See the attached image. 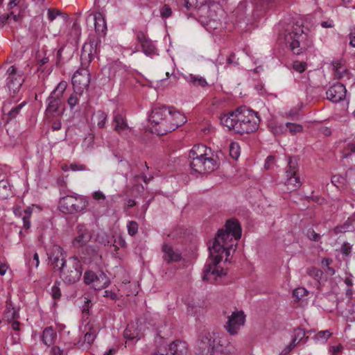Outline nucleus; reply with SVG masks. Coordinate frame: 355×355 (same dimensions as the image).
Masks as SVG:
<instances>
[{
	"mask_svg": "<svg viewBox=\"0 0 355 355\" xmlns=\"http://www.w3.org/2000/svg\"><path fill=\"white\" fill-rule=\"evenodd\" d=\"M241 237V227L239 223L234 220H228L225 229L218 231L212 245L209 246V260L205 266L202 279L208 281L209 275L221 277L225 275L223 268L219 270L217 265L222 260V254L225 252L227 258L230 256V250L233 248L234 240L237 241Z\"/></svg>",
	"mask_w": 355,
	"mask_h": 355,
	"instance_id": "obj_1",
	"label": "nucleus"
},
{
	"mask_svg": "<svg viewBox=\"0 0 355 355\" xmlns=\"http://www.w3.org/2000/svg\"><path fill=\"white\" fill-rule=\"evenodd\" d=\"M259 122L258 112L245 106L240 107L220 117L222 125L240 135L254 132L258 129Z\"/></svg>",
	"mask_w": 355,
	"mask_h": 355,
	"instance_id": "obj_2",
	"label": "nucleus"
},
{
	"mask_svg": "<svg viewBox=\"0 0 355 355\" xmlns=\"http://www.w3.org/2000/svg\"><path fill=\"white\" fill-rule=\"evenodd\" d=\"M236 350L234 345L214 332L203 331L196 341L198 355H227L235 353Z\"/></svg>",
	"mask_w": 355,
	"mask_h": 355,
	"instance_id": "obj_3",
	"label": "nucleus"
},
{
	"mask_svg": "<svg viewBox=\"0 0 355 355\" xmlns=\"http://www.w3.org/2000/svg\"><path fill=\"white\" fill-rule=\"evenodd\" d=\"M286 32L285 42L293 53L300 55L313 46L312 38L304 32L300 24H295Z\"/></svg>",
	"mask_w": 355,
	"mask_h": 355,
	"instance_id": "obj_4",
	"label": "nucleus"
},
{
	"mask_svg": "<svg viewBox=\"0 0 355 355\" xmlns=\"http://www.w3.org/2000/svg\"><path fill=\"white\" fill-rule=\"evenodd\" d=\"M59 272L60 277L65 284H74L80 280L83 274L81 261L76 256L71 257L62 263Z\"/></svg>",
	"mask_w": 355,
	"mask_h": 355,
	"instance_id": "obj_5",
	"label": "nucleus"
},
{
	"mask_svg": "<svg viewBox=\"0 0 355 355\" xmlns=\"http://www.w3.org/2000/svg\"><path fill=\"white\" fill-rule=\"evenodd\" d=\"M88 204L87 198L83 196L67 195L60 198L59 208L64 214H73L85 210Z\"/></svg>",
	"mask_w": 355,
	"mask_h": 355,
	"instance_id": "obj_6",
	"label": "nucleus"
},
{
	"mask_svg": "<svg viewBox=\"0 0 355 355\" xmlns=\"http://www.w3.org/2000/svg\"><path fill=\"white\" fill-rule=\"evenodd\" d=\"M170 111L165 106L155 107L152 110L149 116V121L151 124V131L158 135H164L168 133L165 125H168V118L170 117Z\"/></svg>",
	"mask_w": 355,
	"mask_h": 355,
	"instance_id": "obj_7",
	"label": "nucleus"
},
{
	"mask_svg": "<svg viewBox=\"0 0 355 355\" xmlns=\"http://www.w3.org/2000/svg\"><path fill=\"white\" fill-rule=\"evenodd\" d=\"M184 6L187 10H198L199 16L208 19L209 21L215 22L219 20L216 10H220L219 6L215 4L209 6L207 0H184Z\"/></svg>",
	"mask_w": 355,
	"mask_h": 355,
	"instance_id": "obj_8",
	"label": "nucleus"
},
{
	"mask_svg": "<svg viewBox=\"0 0 355 355\" xmlns=\"http://www.w3.org/2000/svg\"><path fill=\"white\" fill-rule=\"evenodd\" d=\"M67 87L65 81H61L51 93L46 101L48 103L46 113L48 115H60L62 114V98Z\"/></svg>",
	"mask_w": 355,
	"mask_h": 355,
	"instance_id": "obj_9",
	"label": "nucleus"
},
{
	"mask_svg": "<svg viewBox=\"0 0 355 355\" xmlns=\"http://www.w3.org/2000/svg\"><path fill=\"white\" fill-rule=\"evenodd\" d=\"M298 171V159L296 157H289L286 169V180L285 185L287 189L294 191L300 187L302 183L300 177L297 175Z\"/></svg>",
	"mask_w": 355,
	"mask_h": 355,
	"instance_id": "obj_10",
	"label": "nucleus"
},
{
	"mask_svg": "<svg viewBox=\"0 0 355 355\" xmlns=\"http://www.w3.org/2000/svg\"><path fill=\"white\" fill-rule=\"evenodd\" d=\"M200 157H196L191 161L190 166L191 170L199 174L211 173L217 168V163L212 157H207V153H200Z\"/></svg>",
	"mask_w": 355,
	"mask_h": 355,
	"instance_id": "obj_11",
	"label": "nucleus"
},
{
	"mask_svg": "<svg viewBox=\"0 0 355 355\" xmlns=\"http://www.w3.org/2000/svg\"><path fill=\"white\" fill-rule=\"evenodd\" d=\"M90 73L87 69L77 70L72 77V85L74 90L81 95L85 89H87L90 83Z\"/></svg>",
	"mask_w": 355,
	"mask_h": 355,
	"instance_id": "obj_12",
	"label": "nucleus"
},
{
	"mask_svg": "<svg viewBox=\"0 0 355 355\" xmlns=\"http://www.w3.org/2000/svg\"><path fill=\"white\" fill-rule=\"evenodd\" d=\"M7 73L8 74L7 86L10 91H12L15 94L19 90L24 83L22 72L18 71L15 66H11L8 68Z\"/></svg>",
	"mask_w": 355,
	"mask_h": 355,
	"instance_id": "obj_13",
	"label": "nucleus"
},
{
	"mask_svg": "<svg viewBox=\"0 0 355 355\" xmlns=\"http://www.w3.org/2000/svg\"><path fill=\"white\" fill-rule=\"evenodd\" d=\"M98 43L100 41L93 40L83 45L80 55L83 65L88 64L94 59L98 52Z\"/></svg>",
	"mask_w": 355,
	"mask_h": 355,
	"instance_id": "obj_14",
	"label": "nucleus"
},
{
	"mask_svg": "<svg viewBox=\"0 0 355 355\" xmlns=\"http://www.w3.org/2000/svg\"><path fill=\"white\" fill-rule=\"evenodd\" d=\"M170 111V117L168 118V125L165 128L168 132L176 130L178 127L184 124L187 121L186 116L179 111L175 110L173 107H168Z\"/></svg>",
	"mask_w": 355,
	"mask_h": 355,
	"instance_id": "obj_15",
	"label": "nucleus"
},
{
	"mask_svg": "<svg viewBox=\"0 0 355 355\" xmlns=\"http://www.w3.org/2000/svg\"><path fill=\"white\" fill-rule=\"evenodd\" d=\"M244 322L245 315L243 312H233L232 315L228 317V320L225 327L231 335H234L237 334L240 327L243 325Z\"/></svg>",
	"mask_w": 355,
	"mask_h": 355,
	"instance_id": "obj_16",
	"label": "nucleus"
},
{
	"mask_svg": "<svg viewBox=\"0 0 355 355\" xmlns=\"http://www.w3.org/2000/svg\"><path fill=\"white\" fill-rule=\"evenodd\" d=\"M347 89L345 86L340 83L333 85L327 91V98L333 103H338L346 96Z\"/></svg>",
	"mask_w": 355,
	"mask_h": 355,
	"instance_id": "obj_17",
	"label": "nucleus"
},
{
	"mask_svg": "<svg viewBox=\"0 0 355 355\" xmlns=\"http://www.w3.org/2000/svg\"><path fill=\"white\" fill-rule=\"evenodd\" d=\"M137 40L141 44L142 51L146 55H150L155 53V46L153 44L152 41L146 36L144 32H137Z\"/></svg>",
	"mask_w": 355,
	"mask_h": 355,
	"instance_id": "obj_18",
	"label": "nucleus"
},
{
	"mask_svg": "<svg viewBox=\"0 0 355 355\" xmlns=\"http://www.w3.org/2000/svg\"><path fill=\"white\" fill-rule=\"evenodd\" d=\"M78 236L73 241V245L75 248H80L85 245L91 239L92 236L84 225H79L77 227Z\"/></svg>",
	"mask_w": 355,
	"mask_h": 355,
	"instance_id": "obj_19",
	"label": "nucleus"
},
{
	"mask_svg": "<svg viewBox=\"0 0 355 355\" xmlns=\"http://www.w3.org/2000/svg\"><path fill=\"white\" fill-rule=\"evenodd\" d=\"M162 252L164 253L163 259L167 263L178 262L181 260V254L167 244H164L162 246Z\"/></svg>",
	"mask_w": 355,
	"mask_h": 355,
	"instance_id": "obj_20",
	"label": "nucleus"
},
{
	"mask_svg": "<svg viewBox=\"0 0 355 355\" xmlns=\"http://www.w3.org/2000/svg\"><path fill=\"white\" fill-rule=\"evenodd\" d=\"M62 250L61 248L56 246L55 248L54 252L49 257L51 265L53 268H56L58 271H60L62 263L67 261V259L60 257L59 254L62 255Z\"/></svg>",
	"mask_w": 355,
	"mask_h": 355,
	"instance_id": "obj_21",
	"label": "nucleus"
},
{
	"mask_svg": "<svg viewBox=\"0 0 355 355\" xmlns=\"http://www.w3.org/2000/svg\"><path fill=\"white\" fill-rule=\"evenodd\" d=\"M355 230V215L348 218V219L342 225H338L334 228L335 234L352 232Z\"/></svg>",
	"mask_w": 355,
	"mask_h": 355,
	"instance_id": "obj_22",
	"label": "nucleus"
},
{
	"mask_svg": "<svg viewBox=\"0 0 355 355\" xmlns=\"http://www.w3.org/2000/svg\"><path fill=\"white\" fill-rule=\"evenodd\" d=\"M114 122L115 123L114 130L119 134H121L123 131L130 130L125 118L119 113H114Z\"/></svg>",
	"mask_w": 355,
	"mask_h": 355,
	"instance_id": "obj_23",
	"label": "nucleus"
},
{
	"mask_svg": "<svg viewBox=\"0 0 355 355\" xmlns=\"http://www.w3.org/2000/svg\"><path fill=\"white\" fill-rule=\"evenodd\" d=\"M95 31L98 34L104 33L107 29L105 19L100 12L96 13L94 17Z\"/></svg>",
	"mask_w": 355,
	"mask_h": 355,
	"instance_id": "obj_24",
	"label": "nucleus"
},
{
	"mask_svg": "<svg viewBox=\"0 0 355 355\" xmlns=\"http://www.w3.org/2000/svg\"><path fill=\"white\" fill-rule=\"evenodd\" d=\"M56 336V332L51 327H46L43 331L42 340L45 345L49 346L53 343Z\"/></svg>",
	"mask_w": 355,
	"mask_h": 355,
	"instance_id": "obj_25",
	"label": "nucleus"
},
{
	"mask_svg": "<svg viewBox=\"0 0 355 355\" xmlns=\"http://www.w3.org/2000/svg\"><path fill=\"white\" fill-rule=\"evenodd\" d=\"M186 80L194 87H205L208 83L205 78L199 76L189 74L185 77Z\"/></svg>",
	"mask_w": 355,
	"mask_h": 355,
	"instance_id": "obj_26",
	"label": "nucleus"
},
{
	"mask_svg": "<svg viewBox=\"0 0 355 355\" xmlns=\"http://www.w3.org/2000/svg\"><path fill=\"white\" fill-rule=\"evenodd\" d=\"M18 318L19 313L15 309L10 303H8L6 305V311L3 313V318L6 320L9 323L17 319Z\"/></svg>",
	"mask_w": 355,
	"mask_h": 355,
	"instance_id": "obj_27",
	"label": "nucleus"
},
{
	"mask_svg": "<svg viewBox=\"0 0 355 355\" xmlns=\"http://www.w3.org/2000/svg\"><path fill=\"white\" fill-rule=\"evenodd\" d=\"M110 284V281L105 274L103 272H100L98 278L93 283V286L95 289H102L106 288Z\"/></svg>",
	"mask_w": 355,
	"mask_h": 355,
	"instance_id": "obj_28",
	"label": "nucleus"
},
{
	"mask_svg": "<svg viewBox=\"0 0 355 355\" xmlns=\"http://www.w3.org/2000/svg\"><path fill=\"white\" fill-rule=\"evenodd\" d=\"M10 195V185L7 180H0V198L6 199Z\"/></svg>",
	"mask_w": 355,
	"mask_h": 355,
	"instance_id": "obj_29",
	"label": "nucleus"
},
{
	"mask_svg": "<svg viewBox=\"0 0 355 355\" xmlns=\"http://www.w3.org/2000/svg\"><path fill=\"white\" fill-rule=\"evenodd\" d=\"M206 153V147L203 145L194 146L193 148L189 151V157L193 161L196 157H200V153Z\"/></svg>",
	"mask_w": 355,
	"mask_h": 355,
	"instance_id": "obj_30",
	"label": "nucleus"
},
{
	"mask_svg": "<svg viewBox=\"0 0 355 355\" xmlns=\"http://www.w3.org/2000/svg\"><path fill=\"white\" fill-rule=\"evenodd\" d=\"M95 117L97 120V125L99 128L105 127L107 115L102 110H98L95 114Z\"/></svg>",
	"mask_w": 355,
	"mask_h": 355,
	"instance_id": "obj_31",
	"label": "nucleus"
},
{
	"mask_svg": "<svg viewBox=\"0 0 355 355\" xmlns=\"http://www.w3.org/2000/svg\"><path fill=\"white\" fill-rule=\"evenodd\" d=\"M306 273L313 277L318 282H320L323 275L322 270L313 267L308 268Z\"/></svg>",
	"mask_w": 355,
	"mask_h": 355,
	"instance_id": "obj_32",
	"label": "nucleus"
},
{
	"mask_svg": "<svg viewBox=\"0 0 355 355\" xmlns=\"http://www.w3.org/2000/svg\"><path fill=\"white\" fill-rule=\"evenodd\" d=\"M230 155L234 159H237L240 155V146L236 142L230 144Z\"/></svg>",
	"mask_w": 355,
	"mask_h": 355,
	"instance_id": "obj_33",
	"label": "nucleus"
},
{
	"mask_svg": "<svg viewBox=\"0 0 355 355\" xmlns=\"http://www.w3.org/2000/svg\"><path fill=\"white\" fill-rule=\"evenodd\" d=\"M98 275H96L92 270L85 271L83 278L86 284H93L95 280L98 278Z\"/></svg>",
	"mask_w": 355,
	"mask_h": 355,
	"instance_id": "obj_34",
	"label": "nucleus"
},
{
	"mask_svg": "<svg viewBox=\"0 0 355 355\" xmlns=\"http://www.w3.org/2000/svg\"><path fill=\"white\" fill-rule=\"evenodd\" d=\"M60 282L55 281L51 288V296L54 300H59L61 297V291L59 287Z\"/></svg>",
	"mask_w": 355,
	"mask_h": 355,
	"instance_id": "obj_35",
	"label": "nucleus"
},
{
	"mask_svg": "<svg viewBox=\"0 0 355 355\" xmlns=\"http://www.w3.org/2000/svg\"><path fill=\"white\" fill-rule=\"evenodd\" d=\"M345 284L348 286L347 289L346 290V295L349 298H352V288L353 286V281H352V275H349V276L346 277L344 280Z\"/></svg>",
	"mask_w": 355,
	"mask_h": 355,
	"instance_id": "obj_36",
	"label": "nucleus"
},
{
	"mask_svg": "<svg viewBox=\"0 0 355 355\" xmlns=\"http://www.w3.org/2000/svg\"><path fill=\"white\" fill-rule=\"evenodd\" d=\"M307 294V291L303 287H299L293 290V297L300 300Z\"/></svg>",
	"mask_w": 355,
	"mask_h": 355,
	"instance_id": "obj_37",
	"label": "nucleus"
},
{
	"mask_svg": "<svg viewBox=\"0 0 355 355\" xmlns=\"http://www.w3.org/2000/svg\"><path fill=\"white\" fill-rule=\"evenodd\" d=\"M286 126L289 129V131L292 135L300 132L303 129L301 125L293 123H286Z\"/></svg>",
	"mask_w": 355,
	"mask_h": 355,
	"instance_id": "obj_38",
	"label": "nucleus"
},
{
	"mask_svg": "<svg viewBox=\"0 0 355 355\" xmlns=\"http://www.w3.org/2000/svg\"><path fill=\"white\" fill-rule=\"evenodd\" d=\"M26 104L25 102H23L20 103L19 105L12 107L8 112V118L9 119H12L16 117V116L19 114L21 109Z\"/></svg>",
	"mask_w": 355,
	"mask_h": 355,
	"instance_id": "obj_39",
	"label": "nucleus"
},
{
	"mask_svg": "<svg viewBox=\"0 0 355 355\" xmlns=\"http://www.w3.org/2000/svg\"><path fill=\"white\" fill-rule=\"evenodd\" d=\"M331 334L328 330L320 331L315 334V338L318 340H322L325 342L331 336Z\"/></svg>",
	"mask_w": 355,
	"mask_h": 355,
	"instance_id": "obj_40",
	"label": "nucleus"
},
{
	"mask_svg": "<svg viewBox=\"0 0 355 355\" xmlns=\"http://www.w3.org/2000/svg\"><path fill=\"white\" fill-rule=\"evenodd\" d=\"M128 232L130 236H134L138 231V223L136 221H130L127 225Z\"/></svg>",
	"mask_w": 355,
	"mask_h": 355,
	"instance_id": "obj_41",
	"label": "nucleus"
},
{
	"mask_svg": "<svg viewBox=\"0 0 355 355\" xmlns=\"http://www.w3.org/2000/svg\"><path fill=\"white\" fill-rule=\"evenodd\" d=\"M133 325H128L127 328L124 331V337L129 340H133L137 337V332H132V329H133Z\"/></svg>",
	"mask_w": 355,
	"mask_h": 355,
	"instance_id": "obj_42",
	"label": "nucleus"
},
{
	"mask_svg": "<svg viewBox=\"0 0 355 355\" xmlns=\"http://www.w3.org/2000/svg\"><path fill=\"white\" fill-rule=\"evenodd\" d=\"M294 334H295L294 337L297 338V343H300L304 339H306V340L308 339V337L305 336L306 334H305L304 330L302 329H300V328L295 329L294 331Z\"/></svg>",
	"mask_w": 355,
	"mask_h": 355,
	"instance_id": "obj_43",
	"label": "nucleus"
},
{
	"mask_svg": "<svg viewBox=\"0 0 355 355\" xmlns=\"http://www.w3.org/2000/svg\"><path fill=\"white\" fill-rule=\"evenodd\" d=\"M293 68L295 71H296L299 73H302L306 69V63L299 62V61H295L293 64Z\"/></svg>",
	"mask_w": 355,
	"mask_h": 355,
	"instance_id": "obj_44",
	"label": "nucleus"
},
{
	"mask_svg": "<svg viewBox=\"0 0 355 355\" xmlns=\"http://www.w3.org/2000/svg\"><path fill=\"white\" fill-rule=\"evenodd\" d=\"M352 153H355V144L349 143L346 145V146L345 147V148L343 150V153H344L343 157H347L349 155H351V154Z\"/></svg>",
	"mask_w": 355,
	"mask_h": 355,
	"instance_id": "obj_45",
	"label": "nucleus"
},
{
	"mask_svg": "<svg viewBox=\"0 0 355 355\" xmlns=\"http://www.w3.org/2000/svg\"><path fill=\"white\" fill-rule=\"evenodd\" d=\"M160 15L162 18H168L171 16L172 10L168 5L164 4L160 8Z\"/></svg>",
	"mask_w": 355,
	"mask_h": 355,
	"instance_id": "obj_46",
	"label": "nucleus"
},
{
	"mask_svg": "<svg viewBox=\"0 0 355 355\" xmlns=\"http://www.w3.org/2000/svg\"><path fill=\"white\" fill-rule=\"evenodd\" d=\"M77 94L78 93L75 92V94H72L67 100V103L71 109H73L78 104V98L77 97Z\"/></svg>",
	"mask_w": 355,
	"mask_h": 355,
	"instance_id": "obj_47",
	"label": "nucleus"
},
{
	"mask_svg": "<svg viewBox=\"0 0 355 355\" xmlns=\"http://www.w3.org/2000/svg\"><path fill=\"white\" fill-rule=\"evenodd\" d=\"M307 237L311 241H318L320 239L321 236L316 233L313 230H309L307 232Z\"/></svg>",
	"mask_w": 355,
	"mask_h": 355,
	"instance_id": "obj_48",
	"label": "nucleus"
},
{
	"mask_svg": "<svg viewBox=\"0 0 355 355\" xmlns=\"http://www.w3.org/2000/svg\"><path fill=\"white\" fill-rule=\"evenodd\" d=\"M61 14V12L59 10H56L53 8H49L48 10V19L50 21H52L58 15H60Z\"/></svg>",
	"mask_w": 355,
	"mask_h": 355,
	"instance_id": "obj_49",
	"label": "nucleus"
},
{
	"mask_svg": "<svg viewBox=\"0 0 355 355\" xmlns=\"http://www.w3.org/2000/svg\"><path fill=\"white\" fill-rule=\"evenodd\" d=\"M95 338H96V334H95L94 331V332H91V331L87 332L84 336V342H86L88 344H91L92 343H93Z\"/></svg>",
	"mask_w": 355,
	"mask_h": 355,
	"instance_id": "obj_50",
	"label": "nucleus"
},
{
	"mask_svg": "<svg viewBox=\"0 0 355 355\" xmlns=\"http://www.w3.org/2000/svg\"><path fill=\"white\" fill-rule=\"evenodd\" d=\"M92 197L96 201L105 200L106 198L105 196L101 191L94 192Z\"/></svg>",
	"mask_w": 355,
	"mask_h": 355,
	"instance_id": "obj_51",
	"label": "nucleus"
},
{
	"mask_svg": "<svg viewBox=\"0 0 355 355\" xmlns=\"http://www.w3.org/2000/svg\"><path fill=\"white\" fill-rule=\"evenodd\" d=\"M51 355H67L58 346H53L51 350Z\"/></svg>",
	"mask_w": 355,
	"mask_h": 355,
	"instance_id": "obj_52",
	"label": "nucleus"
},
{
	"mask_svg": "<svg viewBox=\"0 0 355 355\" xmlns=\"http://www.w3.org/2000/svg\"><path fill=\"white\" fill-rule=\"evenodd\" d=\"M341 252L345 254V256H348L351 252V246L349 243H343V245L341 246Z\"/></svg>",
	"mask_w": 355,
	"mask_h": 355,
	"instance_id": "obj_53",
	"label": "nucleus"
},
{
	"mask_svg": "<svg viewBox=\"0 0 355 355\" xmlns=\"http://www.w3.org/2000/svg\"><path fill=\"white\" fill-rule=\"evenodd\" d=\"M11 15H12V12H10L9 14H5L0 16V27H3L6 24Z\"/></svg>",
	"mask_w": 355,
	"mask_h": 355,
	"instance_id": "obj_54",
	"label": "nucleus"
},
{
	"mask_svg": "<svg viewBox=\"0 0 355 355\" xmlns=\"http://www.w3.org/2000/svg\"><path fill=\"white\" fill-rule=\"evenodd\" d=\"M274 163H275V157L272 155H269L266 159L264 166L266 169H269L271 167V166L272 164H274Z\"/></svg>",
	"mask_w": 355,
	"mask_h": 355,
	"instance_id": "obj_55",
	"label": "nucleus"
},
{
	"mask_svg": "<svg viewBox=\"0 0 355 355\" xmlns=\"http://www.w3.org/2000/svg\"><path fill=\"white\" fill-rule=\"evenodd\" d=\"M28 216H23V223H24V228L26 230H28L31 227V222L29 220Z\"/></svg>",
	"mask_w": 355,
	"mask_h": 355,
	"instance_id": "obj_56",
	"label": "nucleus"
},
{
	"mask_svg": "<svg viewBox=\"0 0 355 355\" xmlns=\"http://www.w3.org/2000/svg\"><path fill=\"white\" fill-rule=\"evenodd\" d=\"M343 349V347L341 345L333 346L331 348V352L332 355H337L339 352H341V349Z\"/></svg>",
	"mask_w": 355,
	"mask_h": 355,
	"instance_id": "obj_57",
	"label": "nucleus"
},
{
	"mask_svg": "<svg viewBox=\"0 0 355 355\" xmlns=\"http://www.w3.org/2000/svg\"><path fill=\"white\" fill-rule=\"evenodd\" d=\"M37 64H39V67H41L42 66L44 65L45 64L48 63L49 61V57H44L41 59H39V55H37Z\"/></svg>",
	"mask_w": 355,
	"mask_h": 355,
	"instance_id": "obj_58",
	"label": "nucleus"
},
{
	"mask_svg": "<svg viewBox=\"0 0 355 355\" xmlns=\"http://www.w3.org/2000/svg\"><path fill=\"white\" fill-rule=\"evenodd\" d=\"M42 21H43V17L42 15L35 17L33 19V25L31 26V28H33V24H37V23L38 24V26H43Z\"/></svg>",
	"mask_w": 355,
	"mask_h": 355,
	"instance_id": "obj_59",
	"label": "nucleus"
},
{
	"mask_svg": "<svg viewBox=\"0 0 355 355\" xmlns=\"http://www.w3.org/2000/svg\"><path fill=\"white\" fill-rule=\"evenodd\" d=\"M10 324L11 328L15 331L20 330V323L16 320L9 322Z\"/></svg>",
	"mask_w": 355,
	"mask_h": 355,
	"instance_id": "obj_60",
	"label": "nucleus"
},
{
	"mask_svg": "<svg viewBox=\"0 0 355 355\" xmlns=\"http://www.w3.org/2000/svg\"><path fill=\"white\" fill-rule=\"evenodd\" d=\"M105 297H109L112 300H116V294L114 292H112L111 291H105Z\"/></svg>",
	"mask_w": 355,
	"mask_h": 355,
	"instance_id": "obj_61",
	"label": "nucleus"
},
{
	"mask_svg": "<svg viewBox=\"0 0 355 355\" xmlns=\"http://www.w3.org/2000/svg\"><path fill=\"white\" fill-rule=\"evenodd\" d=\"M62 123L60 120L55 121L52 124V129L53 130H58L61 128Z\"/></svg>",
	"mask_w": 355,
	"mask_h": 355,
	"instance_id": "obj_62",
	"label": "nucleus"
},
{
	"mask_svg": "<svg viewBox=\"0 0 355 355\" xmlns=\"http://www.w3.org/2000/svg\"><path fill=\"white\" fill-rule=\"evenodd\" d=\"M349 45L355 48V32H352L349 34Z\"/></svg>",
	"mask_w": 355,
	"mask_h": 355,
	"instance_id": "obj_63",
	"label": "nucleus"
},
{
	"mask_svg": "<svg viewBox=\"0 0 355 355\" xmlns=\"http://www.w3.org/2000/svg\"><path fill=\"white\" fill-rule=\"evenodd\" d=\"M293 348L290 345L286 346L280 353V355H288Z\"/></svg>",
	"mask_w": 355,
	"mask_h": 355,
	"instance_id": "obj_64",
	"label": "nucleus"
}]
</instances>
